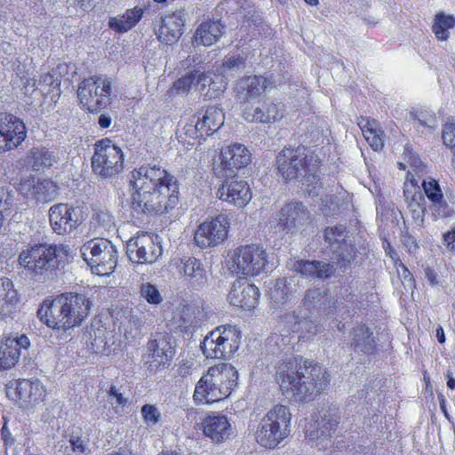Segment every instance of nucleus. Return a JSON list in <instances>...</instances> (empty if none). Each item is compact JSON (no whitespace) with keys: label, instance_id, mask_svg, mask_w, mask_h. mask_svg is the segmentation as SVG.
I'll list each match as a JSON object with an SVG mask.
<instances>
[{"label":"nucleus","instance_id":"nucleus-51","mask_svg":"<svg viewBox=\"0 0 455 455\" xmlns=\"http://www.w3.org/2000/svg\"><path fill=\"white\" fill-rule=\"evenodd\" d=\"M245 60L241 55H228L223 59V71L241 70L245 68Z\"/></svg>","mask_w":455,"mask_h":455},{"label":"nucleus","instance_id":"nucleus-29","mask_svg":"<svg viewBox=\"0 0 455 455\" xmlns=\"http://www.w3.org/2000/svg\"><path fill=\"white\" fill-rule=\"evenodd\" d=\"M185 20L180 12H173L162 18L157 38L165 44H172L183 33Z\"/></svg>","mask_w":455,"mask_h":455},{"label":"nucleus","instance_id":"nucleus-38","mask_svg":"<svg viewBox=\"0 0 455 455\" xmlns=\"http://www.w3.org/2000/svg\"><path fill=\"white\" fill-rule=\"evenodd\" d=\"M358 124L371 148L375 151L381 149L384 146V132L380 129L378 122L374 119L362 118Z\"/></svg>","mask_w":455,"mask_h":455},{"label":"nucleus","instance_id":"nucleus-52","mask_svg":"<svg viewBox=\"0 0 455 455\" xmlns=\"http://www.w3.org/2000/svg\"><path fill=\"white\" fill-rule=\"evenodd\" d=\"M34 165L39 169L40 167H50L54 162V156L46 149L37 150L34 154Z\"/></svg>","mask_w":455,"mask_h":455},{"label":"nucleus","instance_id":"nucleus-1","mask_svg":"<svg viewBox=\"0 0 455 455\" xmlns=\"http://www.w3.org/2000/svg\"><path fill=\"white\" fill-rule=\"evenodd\" d=\"M133 211L148 214L163 213L179 202L177 179L159 164H145L131 172Z\"/></svg>","mask_w":455,"mask_h":455},{"label":"nucleus","instance_id":"nucleus-26","mask_svg":"<svg viewBox=\"0 0 455 455\" xmlns=\"http://www.w3.org/2000/svg\"><path fill=\"white\" fill-rule=\"evenodd\" d=\"M30 341L26 335L16 338H7L0 345V370L13 367L19 361L21 351L27 350Z\"/></svg>","mask_w":455,"mask_h":455},{"label":"nucleus","instance_id":"nucleus-60","mask_svg":"<svg viewBox=\"0 0 455 455\" xmlns=\"http://www.w3.org/2000/svg\"><path fill=\"white\" fill-rule=\"evenodd\" d=\"M425 115L422 113L417 117L419 124L422 126H427L428 128H434L436 126L435 119L433 116L429 115L427 118H424Z\"/></svg>","mask_w":455,"mask_h":455},{"label":"nucleus","instance_id":"nucleus-59","mask_svg":"<svg viewBox=\"0 0 455 455\" xmlns=\"http://www.w3.org/2000/svg\"><path fill=\"white\" fill-rule=\"evenodd\" d=\"M402 242L409 252H415L419 249V245L414 237L408 234L403 235Z\"/></svg>","mask_w":455,"mask_h":455},{"label":"nucleus","instance_id":"nucleus-33","mask_svg":"<svg viewBox=\"0 0 455 455\" xmlns=\"http://www.w3.org/2000/svg\"><path fill=\"white\" fill-rule=\"evenodd\" d=\"M19 301L18 292L7 277L0 278V317L11 316Z\"/></svg>","mask_w":455,"mask_h":455},{"label":"nucleus","instance_id":"nucleus-27","mask_svg":"<svg viewBox=\"0 0 455 455\" xmlns=\"http://www.w3.org/2000/svg\"><path fill=\"white\" fill-rule=\"evenodd\" d=\"M273 81L262 76H251L241 78L236 84V97L241 102L260 96Z\"/></svg>","mask_w":455,"mask_h":455},{"label":"nucleus","instance_id":"nucleus-14","mask_svg":"<svg viewBox=\"0 0 455 455\" xmlns=\"http://www.w3.org/2000/svg\"><path fill=\"white\" fill-rule=\"evenodd\" d=\"M126 249L130 260L138 264L155 263L163 253L159 237L148 233L132 237Z\"/></svg>","mask_w":455,"mask_h":455},{"label":"nucleus","instance_id":"nucleus-55","mask_svg":"<svg viewBox=\"0 0 455 455\" xmlns=\"http://www.w3.org/2000/svg\"><path fill=\"white\" fill-rule=\"evenodd\" d=\"M60 80L51 73H45L41 76L38 81V86L40 90L51 91L60 85Z\"/></svg>","mask_w":455,"mask_h":455},{"label":"nucleus","instance_id":"nucleus-6","mask_svg":"<svg viewBox=\"0 0 455 455\" xmlns=\"http://www.w3.org/2000/svg\"><path fill=\"white\" fill-rule=\"evenodd\" d=\"M307 152L304 147L296 148H284L277 156L278 171L285 180H293L303 177L307 187L309 196H317L320 194L321 183L319 177L315 173V168L307 163Z\"/></svg>","mask_w":455,"mask_h":455},{"label":"nucleus","instance_id":"nucleus-49","mask_svg":"<svg viewBox=\"0 0 455 455\" xmlns=\"http://www.w3.org/2000/svg\"><path fill=\"white\" fill-rule=\"evenodd\" d=\"M140 296L149 304L157 305L163 301V297L158 289L150 283H143L140 285Z\"/></svg>","mask_w":455,"mask_h":455},{"label":"nucleus","instance_id":"nucleus-15","mask_svg":"<svg viewBox=\"0 0 455 455\" xmlns=\"http://www.w3.org/2000/svg\"><path fill=\"white\" fill-rule=\"evenodd\" d=\"M229 220L226 215H219L211 221L201 223L194 233V242L198 247H215L224 242L228 236Z\"/></svg>","mask_w":455,"mask_h":455},{"label":"nucleus","instance_id":"nucleus-18","mask_svg":"<svg viewBox=\"0 0 455 455\" xmlns=\"http://www.w3.org/2000/svg\"><path fill=\"white\" fill-rule=\"evenodd\" d=\"M310 221V212L301 202H291L281 208L277 228L286 233H295Z\"/></svg>","mask_w":455,"mask_h":455},{"label":"nucleus","instance_id":"nucleus-45","mask_svg":"<svg viewBox=\"0 0 455 455\" xmlns=\"http://www.w3.org/2000/svg\"><path fill=\"white\" fill-rule=\"evenodd\" d=\"M192 87H196V72H191L175 81L169 89L170 97L176 95H186Z\"/></svg>","mask_w":455,"mask_h":455},{"label":"nucleus","instance_id":"nucleus-2","mask_svg":"<svg viewBox=\"0 0 455 455\" xmlns=\"http://www.w3.org/2000/svg\"><path fill=\"white\" fill-rule=\"evenodd\" d=\"M276 380L283 394L295 402L311 399L329 384L328 374L321 365L307 361L301 364L295 357H289L279 364Z\"/></svg>","mask_w":455,"mask_h":455},{"label":"nucleus","instance_id":"nucleus-39","mask_svg":"<svg viewBox=\"0 0 455 455\" xmlns=\"http://www.w3.org/2000/svg\"><path fill=\"white\" fill-rule=\"evenodd\" d=\"M289 284L285 278L277 279L271 283L268 291V300L272 307L282 308L287 304L291 295Z\"/></svg>","mask_w":455,"mask_h":455},{"label":"nucleus","instance_id":"nucleus-4","mask_svg":"<svg viewBox=\"0 0 455 455\" xmlns=\"http://www.w3.org/2000/svg\"><path fill=\"white\" fill-rule=\"evenodd\" d=\"M238 371L231 363L210 367L196 383L193 395L196 403H212L228 397L237 385Z\"/></svg>","mask_w":455,"mask_h":455},{"label":"nucleus","instance_id":"nucleus-62","mask_svg":"<svg viewBox=\"0 0 455 455\" xmlns=\"http://www.w3.org/2000/svg\"><path fill=\"white\" fill-rule=\"evenodd\" d=\"M402 272L398 270V275L403 279V283H407L409 285H412L413 280L411 272L403 266H401Z\"/></svg>","mask_w":455,"mask_h":455},{"label":"nucleus","instance_id":"nucleus-24","mask_svg":"<svg viewBox=\"0 0 455 455\" xmlns=\"http://www.w3.org/2000/svg\"><path fill=\"white\" fill-rule=\"evenodd\" d=\"M285 115V108L282 102L265 100L261 106L245 108L243 116L247 122L275 123Z\"/></svg>","mask_w":455,"mask_h":455},{"label":"nucleus","instance_id":"nucleus-21","mask_svg":"<svg viewBox=\"0 0 455 455\" xmlns=\"http://www.w3.org/2000/svg\"><path fill=\"white\" fill-rule=\"evenodd\" d=\"M148 351V353L145 355V363L151 371L167 367L175 354L172 339L165 336L149 340Z\"/></svg>","mask_w":455,"mask_h":455},{"label":"nucleus","instance_id":"nucleus-46","mask_svg":"<svg viewBox=\"0 0 455 455\" xmlns=\"http://www.w3.org/2000/svg\"><path fill=\"white\" fill-rule=\"evenodd\" d=\"M227 89V82L223 76L212 73L210 87L204 92L207 99H215L220 96Z\"/></svg>","mask_w":455,"mask_h":455},{"label":"nucleus","instance_id":"nucleus-7","mask_svg":"<svg viewBox=\"0 0 455 455\" xmlns=\"http://www.w3.org/2000/svg\"><path fill=\"white\" fill-rule=\"evenodd\" d=\"M241 332L235 325H220L210 331L203 342L201 349L207 358L229 359L238 350Z\"/></svg>","mask_w":455,"mask_h":455},{"label":"nucleus","instance_id":"nucleus-5","mask_svg":"<svg viewBox=\"0 0 455 455\" xmlns=\"http://www.w3.org/2000/svg\"><path fill=\"white\" fill-rule=\"evenodd\" d=\"M291 414L287 406L276 404L259 421L254 438L266 449H275L291 433Z\"/></svg>","mask_w":455,"mask_h":455},{"label":"nucleus","instance_id":"nucleus-30","mask_svg":"<svg viewBox=\"0 0 455 455\" xmlns=\"http://www.w3.org/2000/svg\"><path fill=\"white\" fill-rule=\"evenodd\" d=\"M179 270L180 274L195 288L202 287L207 281L206 272L196 258L181 259Z\"/></svg>","mask_w":455,"mask_h":455},{"label":"nucleus","instance_id":"nucleus-36","mask_svg":"<svg viewBox=\"0 0 455 455\" xmlns=\"http://www.w3.org/2000/svg\"><path fill=\"white\" fill-rule=\"evenodd\" d=\"M422 187L427 197L432 202L433 206L441 217L449 216L451 210L443 201V192L438 182L431 178L425 180Z\"/></svg>","mask_w":455,"mask_h":455},{"label":"nucleus","instance_id":"nucleus-17","mask_svg":"<svg viewBox=\"0 0 455 455\" xmlns=\"http://www.w3.org/2000/svg\"><path fill=\"white\" fill-rule=\"evenodd\" d=\"M251 160V153L242 144H233L222 148L220 164L216 169L218 175L232 177L236 171L246 167Z\"/></svg>","mask_w":455,"mask_h":455},{"label":"nucleus","instance_id":"nucleus-20","mask_svg":"<svg viewBox=\"0 0 455 455\" xmlns=\"http://www.w3.org/2000/svg\"><path fill=\"white\" fill-rule=\"evenodd\" d=\"M49 220L58 235L70 234L80 225L76 209L68 204L52 205L49 210Z\"/></svg>","mask_w":455,"mask_h":455},{"label":"nucleus","instance_id":"nucleus-16","mask_svg":"<svg viewBox=\"0 0 455 455\" xmlns=\"http://www.w3.org/2000/svg\"><path fill=\"white\" fill-rule=\"evenodd\" d=\"M27 136L24 123L6 112H0V153L17 148Z\"/></svg>","mask_w":455,"mask_h":455},{"label":"nucleus","instance_id":"nucleus-41","mask_svg":"<svg viewBox=\"0 0 455 455\" xmlns=\"http://www.w3.org/2000/svg\"><path fill=\"white\" fill-rule=\"evenodd\" d=\"M293 319L292 331L299 333V336L303 339H309L319 332V323L312 320L306 314H302L301 311L294 313Z\"/></svg>","mask_w":455,"mask_h":455},{"label":"nucleus","instance_id":"nucleus-22","mask_svg":"<svg viewBox=\"0 0 455 455\" xmlns=\"http://www.w3.org/2000/svg\"><path fill=\"white\" fill-rule=\"evenodd\" d=\"M301 307L309 313L323 311L327 315L342 310L341 303L331 298L327 291L315 287L306 291Z\"/></svg>","mask_w":455,"mask_h":455},{"label":"nucleus","instance_id":"nucleus-43","mask_svg":"<svg viewBox=\"0 0 455 455\" xmlns=\"http://www.w3.org/2000/svg\"><path fill=\"white\" fill-rule=\"evenodd\" d=\"M35 197L36 202H48L53 200L57 196L56 184L49 180H37L36 183Z\"/></svg>","mask_w":455,"mask_h":455},{"label":"nucleus","instance_id":"nucleus-11","mask_svg":"<svg viewBox=\"0 0 455 455\" xmlns=\"http://www.w3.org/2000/svg\"><path fill=\"white\" fill-rule=\"evenodd\" d=\"M92 172L103 179H112L124 170V153L120 147L106 138L94 144Z\"/></svg>","mask_w":455,"mask_h":455},{"label":"nucleus","instance_id":"nucleus-53","mask_svg":"<svg viewBox=\"0 0 455 455\" xmlns=\"http://www.w3.org/2000/svg\"><path fill=\"white\" fill-rule=\"evenodd\" d=\"M36 180L35 179H23L20 180L18 186V191L25 198L33 201L35 197V189H36Z\"/></svg>","mask_w":455,"mask_h":455},{"label":"nucleus","instance_id":"nucleus-3","mask_svg":"<svg viewBox=\"0 0 455 455\" xmlns=\"http://www.w3.org/2000/svg\"><path fill=\"white\" fill-rule=\"evenodd\" d=\"M92 303L82 293H62L45 300L37 315L48 327L67 331L79 326L89 315Z\"/></svg>","mask_w":455,"mask_h":455},{"label":"nucleus","instance_id":"nucleus-40","mask_svg":"<svg viewBox=\"0 0 455 455\" xmlns=\"http://www.w3.org/2000/svg\"><path fill=\"white\" fill-rule=\"evenodd\" d=\"M142 15L143 10L135 7L127 10L122 16L111 18L108 25L112 29L119 33H124L132 28L140 21Z\"/></svg>","mask_w":455,"mask_h":455},{"label":"nucleus","instance_id":"nucleus-57","mask_svg":"<svg viewBox=\"0 0 455 455\" xmlns=\"http://www.w3.org/2000/svg\"><path fill=\"white\" fill-rule=\"evenodd\" d=\"M52 248L56 249L55 254H56V258H57L58 266H60V263L62 260V259L64 257L68 256L72 251L71 247L68 244L61 243V244H58V245H52Z\"/></svg>","mask_w":455,"mask_h":455},{"label":"nucleus","instance_id":"nucleus-54","mask_svg":"<svg viewBox=\"0 0 455 455\" xmlns=\"http://www.w3.org/2000/svg\"><path fill=\"white\" fill-rule=\"evenodd\" d=\"M443 140L446 146L455 148V120L450 119L443 129Z\"/></svg>","mask_w":455,"mask_h":455},{"label":"nucleus","instance_id":"nucleus-42","mask_svg":"<svg viewBox=\"0 0 455 455\" xmlns=\"http://www.w3.org/2000/svg\"><path fill=\"white\" fill-rule=\"evenodd\" d=\"M455 26V17L438 12L434 20L432 29L439 40L444 41L449 37V29Z\"/></svg>","mask_w":455,"mask_h":455},{"label":"nucleus","instance_id":"nucleus-44","mask_svg":"<svg viewBox=\"0 0 455 455\" xmlns=\"http://www.w3.org/2000/svg\"><path fill=\"white\" fill-rule=\"evenodd\" d=\"M332 259L337 260V264L340 267H345L355 259L356 250L352 244L344 242L332 250Z\"/></svg>","mask_w":455,"mask_h":455},{"label":"nucleus","instance_id":"nucleus-58","mask_svg":"<svg viewBox=\"0 0 455 455\" xmlns=\"http://www.w3.org/2000/svg\"><path fill=\"white\" fill-rule=\"evenodd\" d=\"M108 396L116 399V403L118 405H125L128 402V399L124 397V395L119 392V390L115 387L111 386L108 392Z\"/></svg>","mask_w":455,"mask_h":455},{"label":"nucleus","instance_id":"nucleus-61","mask_svg":"<svg viewBox=\"0 0 455 455\" xmlns=\"http://www.w3.org/2000/svg\"><path fill=\"white\" fill-rule=\"evenodd\" d=\"M10 205H11V202H10L8 193H6L3 189H1V192H0V212L2 213L3 211L7 210Z\"/></svg>","mask_w":455,"mask_h":455},{"label":"nucleus","instance_id":"nucleus-12","mask_svg":"<svg viewBox=\"0 0 455 455\" xmlns=\"http://www.w3.org/2000/svg\"><path fill=\"white\" fill-rule=\"evenodd\" d=\"M55 251L52 244L28 245L20 251L18 261L30 275H48L59 267Z\"/></svg>","mask_w":455,"mask_h":455},{"label":"nucleus","instance_id":"nucleus-63","mask_svg":"<svg viewBox=\"0 0 455 455\" xmlns=\"http://www.w3.org/2000/svg\"><path fill=\"white\" fill-rule=\"evenodd\" d=\"M98 123L100 128L106 129L111 125L112 118L108 114L103 113L100 116Z\"/></svg>","mask_w":455,"mask_h":455},{"label":"nucleus","instance_id":"nucleus-10","mask_svg":"<svg viewBox=\"0 0 455 455\" xmlns=\"http://www.w3.org/2000/svg\"><path fill=\"white\" fill-rule=\"evenodd\" d=\"M112 80L107 76L84 79L78 86L80 103L91 113H99L111 102Z\"/></svg>","mask_w":455,"mask_h":455},{"label":"nucleus","instance_id":"nucleus-9","mask_svg":"<svg viewBox=\"0 0 455 455\" xmlns=\"http://www.w3.org/2000/svg\"><path fill=\"white\" fill-rule=\"evenodd\" d=\"M80 251L92 273L108 276L114 272L117 264V250L110 241L103 238L92 239L83 244Z\"/></svg>","mask_w":455,"mask_h":455},{"label":"nucleus","instance_id":"nucleus-56","mask_svg":"<svg viewBox=\"0 0 455 455\" xmlns=\"http://www.w3.org/2000/svg\"><path fill=\"white\" fill-rule=\"evenodd\" d=\"M211 77L212 72L196 71V87L200 90L201 94L204 96L207 88L210 87Z\"/></svg>","mask_w":455,"mask_h":455},{"label":"nucleus","instance_id":"nucleus-28","mask_svg":"<svg viewBox=\"0 0 455 455\" xmlns=\"http://www.w3.org/2000/svg\"><path fill=\"white\" fill-rule=\"evenodd\" d=\"M204 434L214 443H223L233 433L232 426L224 415H211L203 421Z\"/></svg>","mask_w":455,"mask_h":455},{"label":"nucleus","instance_id":"nucleus-50","mask_svg":"<svg viewBox=\"0 0 455 455\" xmlns=\"http://www.w3.org/2000/svg\"><path fill=\"white\" fill-rule=\"evenodd\" d=\"M140 412L143 421L148 427H153L161 420V412L156 405L145 404Z\"/></svg>","mask_w":455,"mask_h":455},{"label":"nucleus","instance_id":"nucleus-32","mask_svg":"<svg viewBox=\"0 0 455 455\" xmlns=\"http://www.w3.org/2000/svg\"><path fill=\"white\" fill-rule=\"evenodd\" d=\"M294 268L303 276L317 279L329 278L335 272L333 264L318 260H299L296 262Z\"/></svg>","mask_w":455,"mask_h":455},{"label":"nucleus","instance_id":"nucleus-48","mask_svg":"<svg viewBox=\"0 0 455 455\" xmlns=\"http://www.w3.org/2000/svg\"><path fill=\"white\" fill-rule=\"evenodd\" d=\"M89 438L85 435H71L69 443L75 455H88L91 451Z\"/></svg>","mask_w":455,"mask_h":455},{"label":"nucleus","instance_id":"nucleus-64","mask_svg":"<svg viewBox=\"0 0 455 455\" xmlns=\"http://www.w3.org/2000/svg\"><path fill=\"white\" fill-rule=\"evenodd\" d=\"M443 240L448 247L455 249V230L444 234Z\"/></svg>","mask_w":455,"mask_h":455},{"label":"nucleus","instance_id":"nucleus-19","mask_svg":"<svg viewBox=\"0 0 455 455\" xmlns=\"http://www.w3.org/2000/svg\"><path fill=\"white\" fill-rule=\"evenodd\" d=\"M7 396L15 402H20L22 406L28 407L44 399V389L38 380L21 379L8 387Z\"/></svg>","mask_w":455,"mask_h":455},{"label":"nucleus","instance_id":"nucleus-47","mask_svg":"<svg viewBox=\"0 0 455 455\" xmlns=\"http://www.w3.org/2000/svg\"><path fill=\"white\" fill-rule=\"evenodd\" d=\"M346 228L342 225L327 228L324 233L325 241L332 250L345 242Z\"/></svg>","mask_w":455,"mask_h":455},{"label":"nucleus","instance_id":"nucleus-13","mask_svg":"<svg viewBox=\"0 0 455 455\" xmlns=\"http://www.w3.org/2000/svg\"><path fill=\"white\" fill-rule=\"evenodd\" d=\"M339 422V409L336 406L324 407L312 417L306 428V437L316 445L323 446L337 430Z\"/></svg>","mask_w":455,"mask_h":455},{"label":"nucleus","instance_id":"nucleus-8","mask_svg":"<svg viewBox=\"0 0 455 455\" xmlns=\"http://www.w3.org/2000/svg\"><path fill=\"white\" fill-rule=\"evenodd\" d=\"M267 257L260 244L242 245L233 251L228 268L240 277L256 276L267 270Z\"/></svg>","mask_w":455,"mask_h":455},{"label":"nucleus","instance_id":"nucleus-35","mask_svg":"<svg viewBox=\"0 0 455 455\" xmlns=\"http://www.w3.org/2000/svg\"><path fill=\"white\" fill-rule=\"evenodd\" d=\"M222 34V26L219 21L207 20L199 25L194 35L196 45L211 46Z\"/></svg>","mask_w":455,"mask_h":455},{"label":"nucleus","instance_id":"nucleus-34","mask_svg":"<svg viewBox=\"0 0 455 455\" xmlns=\"http://www.w3.org/2000/svg\"><path fill=\"white\" fill-rule=\"evenodd\" d=\"M351 347L356 352L372 354L376 348V342L372 332L364 324H357L352 330Z\"/></svg>","mask_w":455,"mask_h":455},{"label":"nucleus","instance_id":"nucleus-37","mask_svg":"<svg viewBox=\"0 0 455 455\" xmlns=\"http://www.w3.org/2000/svg\"><path fill=\"white\" fill-rule=\"evenodd\" d=\"M408 209L412 219L419 224H423L425 216V198L419 188L411 186V189L405 188L403 191Z\"/></svg>","mask_w":455,"mask_h":455},{"label":"nucleus","instance_id":"nucleus-25","mask_svg":"<svg viewBox=\"0 0 455 455\" xmlns=\"http://www.w3.org/2000/svg\"><path fill=\"white\" fill-rule=\"evenodd\" d=\"M259 297V289L250 283L245 277L235 281L228 294V299L232 305L244 309L255 307Z\"/></svg>","mask_w":455,"mask_h":455},{"label":"nucleus","instance_id":"nucleus-23","mask_svg":"<svg viewBox=\"0 0 455 455\" xmlns=\"http://www.w3.org/2000/svg\"><path fill=\"white\" fill-rule=\"evenodd\" d=\"M217 197L238 207L245 206L251 199V192L244 180H227L218 188Z\"/></svg>","mask_w":455,"mask_h":455},{"label":"nucleus","instance_id":"nucleus-31","mask_svg":"<svg viewBox=\"0 0 455 455\" xmlns=\"http://www.w3.org/2000/svg\"><path fill=\"white\" fill-rule=\"evenodd\" d=\"M224 120L222 109L216 106H212L207 108L202 118H198L195 127L201 136H209L223 125Z\"/></svg>","mask_w":455,"mask_h":455}]
</instances>
